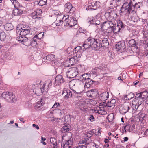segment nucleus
I'll return each mask as SVG.
<instances>
[{
    "mask_svg": "<svg viewBox=\"0 0 148 148\" xmlns=\"http://www.w3.org/2000/svg\"><path fill=\"white\" fill-rule=\"evenodd\" d=\"M90 47L94 49L95 50H98L101 47V40L98 39L89 37L85 40L83 47L86 49Z\"/></svg>",
    "mask_w": 148,
    "mask_h": 148,
    "instance_id": "nucleus-1",
    "label": "nucleus"
},
{
    "mask_svg": "<svg viewBox=\"0 0 148 148\" xmlns=\"http://www.w3.org/2000/svg\"><path fill=\"white\" fill-rule=\"evenodd\" d=\"M90 74L88 73L81 75L79 76L80 80L82 81L83 83L85 82V88H88L93 84L94 81L90 79Z\"/></svg>",
    "mask_w": 148,
    "mask_h": 148,
    "instance_id": "nucleus-2",
    "label": "nucleus"
},
{
    "mask_svg": "<svg viewBox=\"0 0 148 148\" xmlns=\"http://www.w3.org/2000/svg\"><path fill=\"white\" fill-rule=\"evenodd\" d=\"M144 100L139 95L138 93L136 94L135 98L132 102V107L134 110H137L139 106L144 102Z\"/></svg>",
    "mask_w": 148,
    "mask_h": 148,
    "instance_id": "nucleus-3",
    "label": "nucleus"
},
{
    "mask_svg": "<svg viewBox=\"0 0 148 148\" xmlns=\"http://www.w3.org/2000/svg\"><path fill=\"white\" fill-rule=\"evenodd\" d=\"M2 97L6 101L10 103L14 102L16 101V98L14 95L11 92H4L2 94Z\"/></svg>",
    "mask_w": 148,
    "mask_h": 148,
    "instance_id": "nucleus-4",
    "label": "nucleus"
},
{
    "mask_svg": "<svg viewBox=\"0 0 148 148\" xmlns=\"http://www.w3.org/2000/svg\"><path fill=\"white\" fill-rule=\"evenodd\" d=\"M105 16L109 21H112L115 20L117 17L116 12L113 10V9H112L110 12H106Z\"/></svg>",
    "mask_w": 148,
    "mask_h": 148,
    "instance_id": "nucleus-5",
    "label": "nucleus"
},
{
    "mask_svg": "<svg viewBox=\"0 0 148 148\" xmlns=\"http://www.w3.org/2000/svg\"><path fill=\"white\" fill-rule=\"evenodd\" d=\"M77 23V22L75 18L73 17L69 18L68 17L65 20L64 25L72 27L75 26Z\"/></svg>",
    "mask_w": 148,
    "mask_h": 148,
    "instance_id": "nucleus-6",
    "label": "nucleus"
},
{
    "mask_svg": "<svg viewBox=\"0 0 148 148\" xmlns=\"http://www.w3.org/2000/svg\"><path fill=\"white\" fill-rule=\"evenodd\" d=\"M131 104L129 102H125L120 107L119 111L121 114H125L128 112L131 108Z\"/></svg>",
    "mask_w": 148,
    "mask_h": 148,
    "instance_id": "nucleus-7",
    "label": "nucleus"
},
{
    "mask_svg": "<svg viewBox=\"0 0 148 148\" xmlns=\"http://www.w3.org/2000/svg\"><path fill=\"white\" fill-rule=\"evenodd\" d=\"M30 29L29 27H27V28L25 27L21 28V29L17 27L16 29V32L17 34H19L20 35L25 36L30 33Z\"/></svg>",
    "mask_w": 148,
    "mask_h": 148,
    "instance_id": "nucleus-8",
    "label": "nucleus"
},
{
    "mask_svg": "<svg viewBox=\"0 0 148 148\" xmlns=\"http://www.w3.org/2000/svg\"><path fill=\"white\" fill-rule=\"evenodd\" d=\"M78 57L73 55V57L69 59L68 60H67L64 64V66L66 67H69L75 64L78 61Z\"/></svg>",
    "mask_w": 148,
    "mask_h": 148,
    "instance_id": "nucleus-9",
    "label": "nucleus"
},
{
    "mask_svg": "<svg viewBox=\"0 0 148 148\" xmlns=\"http://www.w3.org/2000/svg\"><path fill=\"white\" fill-rule=\"evenodd\" d=\"M72 92H73V89H71L70 90L66 88L64 89L62 92L64 98L65 99H67L69 98H73Z\"/></svg>",
    "mask_w": 148,
    "mask_h": 148,
    "instance_id": "nucleus-10",
    "label": "nucleus"
},
{
    "mask_svg": "<svg viewBox=\"0 0 148 148\" xmlns=\"http://www.w3.org/2000/svg\"><path fill=\"white\" fill-rule=\"evenodd\" d=\"M42 10L40 9L36 10L31 14V16L34 19H40L42 17Z\"/></svg>",
    "mask_w": 148,
    "mask_h": 148,
    "instance_id": "nucleus-11",
    "label": "nucleus"
},
{
    "mask_svg": "<svg viewBox=\"0 0 148 148\" xmlns=\"http://www.w3.org/2000/svg\"><path fill=\"white\" fill-rule=\"evenodd\" d=\"M45 92V90L43 85L42 87L40 85L36 86L33 90V92L37 96L42 95Z\"/></svg>",
    "mask_w": 148,
    "mask_h": 148,
    "instance_id": "nucleus-12",
    "label": "nucleus"
},
{
    "mask_svg": "<svg viewBox=\"0 0 148 148\" xmlns=\"http://www.w3.org/2000/svg\"><path fill=\"white\" fill-rule=\"evenodd\" d=\"M113 25L114 24L112 21L107 20L101 24V28L103 31H104L105 30H106V29H108Z\"/></svg>",
    "mask_w": 148,
    "mask_h": 148,
    "instance_id": "nucleus-13",
    "label": "nucleus"
},
{
    "mask_svg": "<svg viewBox=\"0 0 148 148\" xmlns=\"http://www.w3.org/2000/svg\"><path fill=\"white\" fill-rule=\"evenodd\" d=\"M136 9L134 5L132 6L131 4H130L126 14L129 16L135 14H136Z\"/></svg>",
    "mask_w": 148,
    "mask_h": 148,
    "instance_id": "nucleus-14",
    "label": "nucleus"
},
{
    "mask_svg": "<svg viewBox=\"0 0 148 148\" xmlns=\"http://www.w3.org/2000/svg\"><path fill=\"white\" fill-rule=\"evenodd\" d=\"M40 38L38 37V35H35L32 39L30 40V42L29 44H28V45H30L32 46L34 48H36L37 47L38 43L37 41L39 40Z\"/></svg>",
    "mask_w": 148,
    "mask_h": 148,
    "instance_id": "nucleus-15",
    "label": "nucleus"
},
{
    "mask_svg": "<svg viewBox=\"0 0 148 148\" xmlns=\"http://www.w3.org/2000/svg\"><path fill=\"white\" fill-rule=\"evenodd\" d=\"M87 21L90 25H95V26L99 25L101 23L100 20L97 18H92L88 19Z\"/></svg>",
    "mask_w": 148,
    "mask_h": 148,
    "instance_id": "nucleus-16",
    "label": "nucleus"
},
{
    "mask_svg": "<svg viewBox=\"0 0 148 148\" xmlns=\"http://www.w3.org/2000/svg\"><path fill=\"white\" fill-rule=\"evenodd\" d=\"M116 48L118 50H124L126 48L125 41L123 40L118 42L116 45Z\"/></svg>",
    "mask_w": 148,
    "mask_h": 148,
    "instance_id": "nucleus-17",
    "label": "nucleus"
},
{
    "mask_svg": "<svg viewBox=\"0 0 148 148\" xmlns=\"http://www.w3.org/2000/svg\"><path fill=\"white\" fill-rule=\"evenodd\" d=\"M52 83V81L49 80H47L45 82L43 86L44 89H45V92H47L48 89L51 87Z\"/></svg>",
    "mask_w": 148,
    "mask_h": 148,
    "instance_id": "nucleus-18",
    "label": "nucleus"
},
{
    "mask_svg": "<svg viewBox=\"0 0 148 148\" xmlns=\"http://www.w3.org/2000/svg\"><path fill=\"white\" fill-rule=\"evenodd\" d=\"M81 48V47L78 46L74 49L73 51V54L76 56V57H78L79 58L80 57L81 54L80 50Z\"/></svg>",
    "mask_w": 148,
    "mask_h": 148,
    "instance_id": "nucleus-19",
    "label": "nucleus"
},
{
    "mask_svg": "<svg viewBox=\"0 0 148 148\" xmlns=\"http://www.w3.org/2000/svg\"><path fill=\"white\" fill-rule=\"evenodd\" d=\"M108 97L109 93L107 92H105L101 93L99 96V99L102 101L106 100Z\"/></svg>",
    "mask_w": 148,
    "mask_h": 148,
    "instance_id": "nucleus-20",
    "label": "nucleus"
},
{
    "mask_svg": "<svg viewBox=\"0 0 148 148\" xmlns=\"http://www.w3.org/2000/svg\"><path fill=\"white\" fill-rule=\"evenodd\" d=\"M109 46V43L108 41L107 38H104L101 42V47H103V48H107Z\"/></svg>",
    "mask_w": 148,
    "mask_h": 148,
    "instance_id": "nucleus-21",
    "label": "nucleus"
},
{
    "mask_svg": "<svg viewBox=\"0 0 148 148\" xmlns=\"http://www.w3.org/2000/svg\"><path fill=\"white\" fill-rule=\"evenodd\" d=\"M128 44L130 47H134L136 48H138L137 42H136L134 39H131L129 41Z\"/></svg>",
    "mask_w": 148,
    "mask_h": 148,
    "instance_id": "nucleus-22",
    "label": "nucleus"
},
{
    "mask_svg": "<svg viewBox=\"0 0 148 148\" xmlns=\"http://www.w3.org/2000/svg\"><path fill=\"white\" fill-rule=\"evenodd\" d=\"M121 0H112L110 2V5H113L115 8L121 4Z\"/></svg>",
    "mask_w": 148,
    "mask_h": 148,
    "instance_id": "nucleus-23",
    "label": "nucleus"
},
{
    "mask_svg": "<svg viewBox=\"0 0 148 148\" xmlns=\"http://www.w3.org/2000/svg\"><path fill=\"white\" fill-rule=\"evenodd\" d=\"M55 81L56 82L60 83H63L64 81L62 76L60 75H58L56 76Z\"/></svg>",
    "mask_w": 148,
    "mask_h": 148,
    "instance_id": "nucleus-24",
    "label": "nucleus"
},
{
    "mask_svg": "<svg viewBox=\"0 0 148 148\" xmlns=\"http://www.w3.org/2000/svg\"><path fill=\"white\" fill-rule=\"evenodd\" d=\"M103 104H102V106L103 107H106L107 106L108 107H110L112 109L114 107L115 105L113 104V103H112L111 102H108L106 103V102H104L103 103Z\"/></svg>",
    "mask_w": 148,
    "mask_h": 148,
    "instance_id": "nucleus-25",
    "label": "nucleus"
},
{
    "mask_svg": "<svg viewBox=\"0 0 148 148\" xmlns=\"http://www.w3.org/2000/svg\"><path fill=\"white\" fill-rule=\"evenodd\" d=\"M50 142L52 144V145L53 146V148H58L57 146V140L55 138H51L50 139Z\"/></svg>",
    "mask_w": 148,
    "mask_h": 148,
    "instance_id": "nucleus-26",
    "label": "nucleus"
},
{
    "mask_svg": "<svg viewBox=\"0 0 148 148\" xmlns=\"http://www.w3.org/2000/svg\"><path fill=\"white\" fill-rule=\"evenodd\" d=\"M138 94L140 97H141L143 99L144 101L147 99L148 96V92L147 91L138 93Z\"/></svg>",
    "mask_w": 148,
    "mask_h": 148,
    "instance_id": "nucleus-27",
    "label": "nucleus"
},
{
    "mask_svg": "<svg viewBox=\"0 0 148 148\" xmlns=\"http://www.w3.org/2000/svg\"><path fill=\"white\" fill-rule=\"evenodd\" d=\"M23 11L21 10L16 8L13 11V13L15 16L21 15L23 13Z\"/></svg>",
    "mask_w": 148,
    "mask_h": 148,
    "instance_id": "nucleus-28",
    "label": "nucleus"
},
{
    "mask_svg": "<svg viewBox=\"0 0 148 148\" xmlns=\"http://www.w3.org/2000/svg\"><path fill=\"white\" fill-rule=\"evenodd\" d=\"M77 68L76 67H71L69 69V72L70 74H72V76H75L76 75L77 71H76Z\"/></svg>",
    "mask_w": 148,
    "mask_h": 148,
    "instance_id": "nucleus-29",
    "label": "nucleus"
},
{
    "mask_svg": "<svg viewBox=\"0 0 148 148\" xmlns=\"http://www.w3.org/2000/svg\"><path fill=\"white\" fill-rule=\"evenodd\" d=\"M134 97V94L132 92H130L127 95H126L124 97V99L125 100H130L132 99Z\"/></svg>",
    "mask_w": 148,
    "mask_h": 148,
    "instance_id": "nucleus-30",
    "label": "nucleus"
},
{
    "mask_svg": "<svg viewBox=\"0 0 148 148\" xmlns=\"http://www.w3.org/2000/svg\"><path fill=\"white\" fill-rule=\"evenodd\" d=\"M117 26L121 29V32L125 28V27L126 26V25L124 24L123 22L119 20L118 22Z\"/></svg>",
    "mask_w": 148,
    "mask_h": 148,
    "instance_id": "nucleus-31",
    "label": "nucleus"
},
{
    "mask_svg": "<svg viewBox=\"0 0 148 148\" xmlns=\"http://www.w3.org/2000/svg\"><path fill=\"white\" fill-rule=\"evenodd\" d=\"M86 146L87 148H98L99 147L98 145L95 143H91Z\"/></svg>",
    "mask_w": 148,
    "mask_h": 148,
    "instance_id": "nucleus-32",
    "label": "nucleus"
},
{
    "mask_svg": "<svg viewBox=\"0 0 148 148\" xmlns=\"http://www.w3.org/2000/svg\"><path fill=\"white\" fill-rule=\"evenodd\" d=\"M55 55L53 54L48 55L45 56V59L47 60L51 61H53L55 59Z\"/></svg>",
    "mask_w": 148,
    "mask_h": 148,
    "instance_id": "nucleus-33",
    "label": "nucleus"
},
{
    "mask_svg": "<svg viewBox=\"0 0 148 148\" xmlns=\"http://www.w3.org/2000/svg\"><path fill=\"white\" fill-rule=\"evenodd\" d=\"M79 108L81 110L83 111H86L87 110L86 104L85 103H81Z\"/></svg>",
    "mask_w": 148,
    "mask_h": 148,
    "instance_id": "nucleus-34",
    "label": "nucleus"
},
{
    "mask_svg": "<svg viewBox=\"0 0 148 148\" xmlns=\"http://www.w3.org/2000/svg\"><path fill=\"white\" fill-rule=\"evenodd\" d=\"M15 8H18L20 7V5L17 0H10Z\"/></svg>",
    "mask_w": 148,
    "mask_h": 148,
    "instance_id": "nucleus-35",
    "label": "nucleus"
},
{
    "mask_svg": "<svg viewBox=\"0 0 148 148\" xmlns=\"http://www.w3.org/2000/svg\"><path fill=\"white\" fill-rule=\"evenodd\" d=\"M71 6L72 5L70 3H68L65 4L64 5L65 11L66 12L69 13Z\"/></svg>",
    "mask_w": 148,
    "mask_h": 148,
    "instance_id": "nucleus-36",
    "label": "nucleus"
},
{
    "mask_svg": "<svg viewBox=\"0 0 148 148\" xmlns=\"http://www.w3.org/2000/svg\"><path fill=\"white\" fill-rule=\"evenodd\" d=\"M73 98H78L81 96V92H77L74 90L73 89V92H72Z\"/></svg>",
    "mask_w": 148,
    "mask_h": 148,
    "instance_id": "nucleus-37",
    "label": "nucleus"
},
{
    "mask_svg": "<svg viewBox=\"0 0 148 148\" xmlns=\"http://www.w3.org/2000/svg\"><path fill=\"white\" fill-rule=\"evenodd\" d=\"M138 1L134 5L136 8V9L139 8L142 5V2L143 0H137Z\"/></svg>",
    "mask_w": 148,
    "mask_h": 148,
    "instance_id": "nucleus-38",
    "label": "nucleus"
},
{
    "mask_svg": "<svg viewBox=\"0 0 148 148\" xmlns=\"http://www.w3.org/2000/svg\"><path fill=\"white\" fill-rule=\"evenodd\" d=\"M5 28L6 30H10L13 29V25L11 23H7L5 25Z\"/></svg>",
    "mask_w": 148,
    "mask_h": 148,
    "instance_id": "nucleus-39",
    "label": "nucleus"
},
{
    "mask_svg": "<svg viewBox=\"0 0 148 148\" xmlns=\"http://www.w3.org/2000/svg\"><path fill=\"white\" fill-rule=\"evenodd\" d=\"M94 8L92 10H95L99 8L101 6V3L99 1H96L95 3H93Z\"/></svg>",
    "mask_w": 148,
    "mask_h": 148,
    "instance_id": "nucleus-40",
    "label": "nucleus"
},
{
    "mask_svg": "<svg viewBox=\"0 0 148 148\" xmlns=\"http://www.w3.org/2000/svg\"><path fill=\"white\" fill-rule=\"evenodd\" d=\"M69 126L66 125L64 126L61 130V132L62 133H65L69 131Z\"/></svg>",
    "mask_w": 148,
    "mask_h": 148,
    "instance_id": "nucleus-41",
    "label": "nucleus"
},
{
    "mask_svg": "<svg viewBox=\"0 0 148 148\" xmlns=\"http://www.w3.org/2000/svg\"><path fill=\"white\" fill-rule=\"evenodd\" d=\"M88 138L86 137L84 138V139L82 140V141H81V142L79 144L80 145H87L89 144L88 142Z\"/></svg>",
    "mask_w": 148,
    "mask_h": 148,
    "instance_id": "nucleus-42",
    "label": "nucleus"
},
{
    "mask_svg": "<svg viewBox=\"0 0 148 148\" xmlns=\"http://www.w3.org/2000/svg\"><path fill=\"white\" fill-rule=\"evenodd\" d=\"M114 25H112L108 29H106V30H105L104 31L106 32L107 33H111L112 32H113V30H114Z\"/></svg>",
    "mask_w": 148,
    "mask_h": 148,
    "instance_id": "nucleus-43",
    "label": "nucleus"
},
{
    "mask_svg": "<svg viewBox=\"0 0 148 148\" xmlns=\"http://www.w3.org/2000/svg\"><path fill=\"white\" fill-rule=\"evenodd\" d=\"M30 42V39H28V38L25 36H23V40H22V42H23L25 44H28Z\"/></svg>",
    "mask_w": 148,
    "mask_h": 148,
    "instance_id": "nucleus-44",
    "label": "nucleus"
},
{
    "mask_svg": "<svg viewBox=\"0 0 148 148\" xmlns=\"http://www.w3.org/2000/svg\"><path fill=\"white\" fill-rule=\"evenodd\" d=\"M119 32H121V29L117 25V26H115L114 27V30H113V32L114 34H117Z\"/></svg>",
    "mask_w": 148,
    "mask_h": 148,
    "instance_id": "nucleus-45",
    "label": "nucleus"
},
{
    "mask_svg": "<svg viewBox=\"0 0 148 148\" xmlns=\"http://www.w3.org/2000/svg\"><path fill=\"white\" fill-rule=\"evenodd\" d=\"M47 0H40L38 4L41 6H42L46 4Z\"/></svg>",
    "mask_w": 148,
    "mask_h": 148,
    "instance_id": "nucleus-46",
    "label": "nucleus"
},
{
    "mask_svg": "<svg viewBox=\"0 0 148 148\" xmlns=\"http://www.w3.org/2000/svg\"><path fill=\"white\" fill-rule=\"evenodd\" d=\"M52 13L53 14L56 16H58L61 13L60 11L57 10H53Z\"/></svg>",
    "mask_w": 148,
    "mask_h": 148,
    "instance_id": "nucleus-47",
    "label": "nucleus"
},
{
    "mask_svg": "<svg viewBox=\"0 0 148 148\" xmlns=\"http://www.w3.org/2000/svg\"><path fill=\"white\" fill-rule=\"evenodd\" d=\"M113 114H110L108 116L107 119L108 121L109 122H111L112 120L113 119Z\"/></svg>",
    "mask_w": 148,
    "mask_h": 148,
    "instance_id": "nucleus-48",
    "label": "nucleus"
},
{
    "mask_svg": "<svg viewBox=\"0 0 148 148\" xmlns=\"http://www.w3.org/2000/svg\"><path fill=\"white\" fill-rule=\"evenodd\" d=\"M131 20L134 22H136L138 21L139 17L138 16L136 15L134 16H133L131 18Z\"/></svg>",
    "mask_w": 148,
    "mask_h": 148,
    "instance_id": "nucleus-49",
    "label": "nucleus"
},
{
    "mask_svg": "<svg viewBox=\"0 0 148 148\" xmlns=\"http://www.w3.org/2000/svg\"><path fill=\"white\" fill-rule=\"evenodd\" d=\"M124 129L125 130V132H126V130L128 132H130V125L129 124L127 125L124 127Z\"/></svg>",
    "mask_w": 148,
    "mask_h": 148,
    "instance_id": "nucleus-50",
    "label": "nucleus"
},
{
    "mask_svg": "<svg viewBox=\"0 0 148 148\" xmlns=\"http://www.w3.org/2000/svg\"><path fill=\"white\" fill-rule=\"evenodd\" d=\"M63 21L62 20H60L59 21H56L54 22L56 26H59L62 24Z\"/></svg>",
    "mask_w": 148,
    "mask_h": 148,
    "instance_id": "nucleus-51",
    "label": "nucleus"
},
{
    "mask_svg": "<svg viewBox=\"0 0 148 148\" xmlns=\"http://www.w3.org/2000/svg\"><path fill=\"white\" fill-rule=\"evenodd\" d=\"M108 55L111 59H113L114 58V55L113 53L111 52H109L108 53Z\"/></svg>",
    "mask_w": 148,
    "mask_h": 148,
    "instance_id": "nucleus-52",
    "label": "nucleus"
},
{
    "mask_svg": "<svg viewBox=\"0 0 148 148\" xmlns=\"http://www.w3.org/2000/svg\"><path fill=\"white\" fill-rule=\"evenodd\" d=\"M75 147V148H87V146L86 145H80L79 144L78 146Z\"/></svg>",
    "mask_w": 148,
    "mask_h": 148,
    "instance_id": "nucleus-53",
    "label": "nucleus"
},
{
    "mask_svg": "<svg viewBox=\"0 0 148 148\" xmlns=\"http://www.w3.org/2000/svg\"><path fill=\"white\" fill-rule=\"evenodd\" d=\"M23 36L20 35V36L16 38V40L19 41H21L22 42V40H23Z\"/></svg>",
    "mask_w": 148,
    "mask_h": 148,
    "instance_id": "nucleus-54",
    "label": "nucleus"
},
{
    "mask_svg": "<svg viewBox=\"0 0 148 148\" xmlns=\"http://www.w3.org/2000/svg\"><path fill=\"white\" fill-rule=\"evenodd\" d=\"M146 115L145 114H141L140 115V116L139 117V120L141 121H143V119L145 116Z\"/></svg>",
    "mask_w": 148,
    "mask_h": 148,
    "instance_id": "nucleus-55",
    "label": "nucleus"
},
{
    "mask_svg": "<svg viewBox=\"0 0 148 148\" xmlns=\"http://www.w3.org/2000/svg\"><path fill=\"white\" fill-rule=\"evenodd\" d=\"M129 5L130 3H128V2H125L122 6H123V8H127L128 7V6H129Z\"/></svg>",
    "mask_w": 148,
    "mask_h": 148,
    "instance_id": "nucleus-56",
    "label": "nucleus"
},
{
    "mask_svg": "<svg viewBox=\"0 0 148 148\" xmlns=\"http://www.w3.org/2000/svg\"><path fill=\"white\" fill-rule=\"evenodd\" d=\"M89 120L92 122L95 120V118L93 116L92 114H90L89 115Z\"/></svg>",
    "mask_w": 148,
    "mask_h": 148,
    "instance_id": "nucleus-57",
    "label": "nucleus"
},
{
    "mask_svg": "<svg viewBox=\"0 0 148 148\" xmlns=\"http://www.w3.org/2000/svg\"><path fill=\"white\" fill-rule=\"evenodd\" d=\"M6 37V35L5 33H1L0 34V38L1 39L2 38L4 39Z\"/></svg>",
    "mask_w": 148,
    "mask_h": 148,
    "instance_id": "nucleus-58",
    "label": "nucleus"
},
{
    "mask_svg": "<svg viewBox=\"0 0 148 148\" xmlns=\"http://www.w3.org/2000/svg\"><path fill=\"white\" fill-rule=\"evenodd\" d=\"M42 99L41 98V101H39L37 102V104L41 106H42L44 104V103L42 102Z\"/></svg>",
    "mask_w": 148,
    "mask_h": 148,
    "instance_id": "nucleus-59",
    "label": "nucleus"
},
{
    "mask_svg": "<svg viewBox=\"0 0 148 148\" xmlns=\"http://www.w3.org/2000/svg\"><path fill=\"white\" fill-rule=\"evenodd\" d=\"M88 91L91 93H93V96H94V97L95 96V94L96 93V91L94 89H91L88 90Z\"/></svg>",
    "mask_w": 148,
    "mask_h": 148,
    "instance_id": "nucleus-60",
    "label": "nucleus"
},
{
    "mask_svg": "<svg viewBox=\"0 0 148 148\" xmlns=\"http://www.w3.org/2000/svg\"><path fill=\"white\" fill-rule=\"evenodd\" d=\"M75 10V8L74 7H73L72 6L71 9H70V12H69V13H73L74 12Z\"/></svg>",
    "mask_w": 148,
    "mask_h": 148,
    "instance_id": "nucleus-61",
    "label": "nucleus"
},
{
    "mask_svg": "<svg viewBox=\"0 0 148 148\" xmlns=\"http://www.w3.org/2000/svg\"><path fill=\"white\" fill-rule=\"evenodd\" d=\"M92 134L91 133H90L89 132H87L86 134H85V136L87 138H90L92 136Z\"/></svg>",
    "mask_w": 148,
    "mask_h": 148,
    "instance_id": "nucleus-62",
    "label": "nucleus"
},
{
    "mask_svg": "<svg viewBox=\"0 0 148 148\" xmlns=\"http://www.w3.org/2000/svg\"><path fill=\"white\" fill-rule=\"evenodd\" d=\"M128 8H123V6L121 8L120 10V12H124Z\"/></svg>",
    "mask_w": 148,
    "mask_h": 148,
    "instance_id": "nucleus-63",
    "label": "nucleus"
},
{
    "mask_svg": "<svg viewBox=\"0 0 148 148\" xmlns=\"http://www.w3.org/2000/svg\"><path fill=\"white\" fill-rule=\"evenodd\" d=\"M58 106H60V104L59 103H56L53 106L52 108H56Z\"/></svg>",
    "mask_w": 148,
    "mask_h": 148,
    "instance_id": "nucleus-64",
    "label": "nucleus"
}]
</instances>
